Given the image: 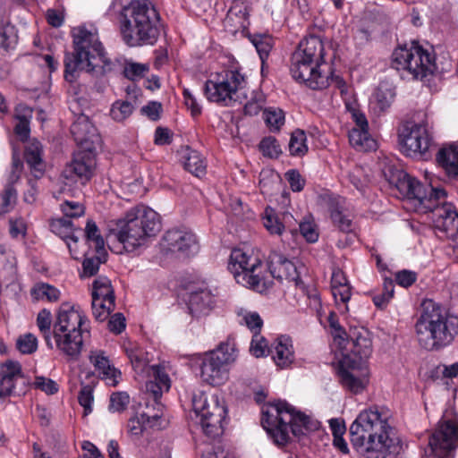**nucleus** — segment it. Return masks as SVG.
<instances>
[{
	"mask_svg": "<svg viewBox=\"0 0 458 458\" xmlns=\"http://www.w3.org/2000/svg\"><path fill=\"white\" fill-rule=\"evenodd\" d=\"M17 200V191L14 186L6 184L0 192V215L10 212L15 206Z\"/></svg>",
	"mask_w": 458,
	"mask_h": 458,
	"instance_id": "obj_43",
	"label": "nucleus"
},
{
	"mask_svg": "<svg viewBox=\"0 0 458 458\" xmlns=\"http://www.w3.org/2000/svg\"><path fill=\"white\" fill-rule=\"evenodd\" d=\"M161 245L164 250L184 257L193 255L199 250L195 234L183 229L168 230L162 238Z\"/></svg>",
	"mask_w": 458,
	"mask_h": 458,
	"instance_id": "obj_17",
	"label": "nucleus"
},
{
	"mask_svg": "<svg viewBox=\"0 0 458 458\" xmlns=\"http://www.w3.org/2000/svg\"><path fill=\"white\" fill-rule=\"evenodd\" d=\"M349 141L358 151H370L377 148L376 140L368 130L362 128H352L349 132Z\"/></svg>",
	"mask_w": 458,
	"mask_h": 458,
	"instance_id": "obj_34",
	"label": "nucleus"
},
{
	"mask_svg": "<svg viewBox=\"0 0 458 458\" xmlns=\"http://www.w3.org/2000/svg\"><path fill=\"white\" fill-rule=\"evenodd\" d=\"M264 119L271 131H277L284 123V112L281 109H265Z\"/></svg>",
	"mask_w": 458,
	"mask_h": 458,
	"instance_id": "obj_51",
	"label": "nucleus"
},
{
	"mask_svg": "<svg viewBox=\"0 0 458 458\" xmlns=\"http://www.w3.org/2000/svg\"><path fill=\"white\" fill-rule=\"evenodd\" d=\"M61 210L67 217H79L84 214V207L76 201H64L61 204Z\"/></svg>",
	"mask_w": 458,
	"mask_h": 458,
	"instance_id": "obj_60",
	"label": "nucleus"
},
{
	"mask_svg": "<svg viewBox=\"0 0 458 458\" xmlns=\"http://www.w3.org/2000/svg\"><path fill=\"white\" fill-rule=\"evenodd\" d=\"M92 299H100L102 301L107 299L115 302V296L111 281L106 276H98L92 284Z\"/></svg>",
	"mask_w": 458,
	"mask_h": 458,
	"instance_id": "obj_35",
	"label": "nucleus"
},
{
	"mask_svg": "<svg viewBox=\"0 0 458 458\" xmlns=\"http://www.w3.org/2000/svg\"><path fill=\"white\" fill-rule=\"evenodd\" d=\"M192 408L208 437H216L223 433V422L227 413L224 400L215 394L208 397L204 393L195 394Z\"/></svg>",
	"mask_w": 458,
	"mask_h": 458,
	"instance_id": "obj_11",
	"label": "nucleus"
},
{
	"mask_svg": "<svg viewBox=\"0 0 458 458\" xmlns=\"http://www.w3.org/2000/svg\"><path fill=\"white\" fill-rule=\"evenodd\" d=\"M159 14L148 0H131L120 13V31L129 47L153 45L159 35Z\"/></svg>",
	"mask_w": 458,
	"mask_h": 458,
	"instance_id": "obj_3",
	"label": "nucleus"
},
{
	"mask_svg": "<svg viewBox=\"0 0 458 458\" xmlns=\"http://www.w3.org/2000/svg\"><path fill=\"white\" fill-rule=\"evenodd\" d=\"M71 132L80 148L97 149L101 139L97 128L85 114H80L71 126Z\"/></svg>",
	"mask_w": 458,
	"mask_h": 458,
	"instance_id": "obj_19",
	"label": "nucleus"
},
{
	"mask_svg": "<svg viewBox=\"0 0 458 458\" xmlns=\"http://www.w3.org/2000/svg\"><path fill=\"white\" fill-rule=\"evenodd\" d=\"M391 65L397 71L408 72L417 80H423L437 70L433 51L424 48L417 41L395 47L392 54Z\"/></svg>",
	"mask_w": 458,
	"mask_h": 458,
	"instance_id": "obj_8",
	"label": "nucleus"
},
{
	"mask_svg": "<svg viewBox=\"0 0 458 458\" xmlns=\"http://www.w3.org/2000/svg\"><path fill=\"white\" fill-rule=\"evenodd\" d=\"M135 106L129 100H116L111 107L110 115L116 122H123L133 113Z\"/></svg>",
	"mask_w": 458,
	"mask_h": 458,
	"instance_id": "obj_40",
	"label": "nucleus"
},
{
	"mask_svg": "<svg viewBox=\"0 0 458 458\" xmlns=\"http://www.w3.org/2000/svg\"><path fill=\"white\" fill-rule=\"evenodd\" d=\"M148 65L144 64L126 62L123 66V73L124 77L131 81H136L144 77L148 72Z\"/></svg>",
	"mask_w": 458,
	"mask_h": 458,
	"instance_id": "obj_50",
	"label": "nucleus"
},
{
	"mask_svg": "<svg viewBox=\"0 0 458 458\" xmlns=\"http://www.w3.org/2000/svg\"><path fill=\"white\" fill-rule=\"evenodd\" d=\"M34 385L37 388L46 392L48 394H53L57 392V384L50 378L44 377H37Z\"/></svg>",
	"mask_w": 458,
	"mask_h": 458,
	"instance_id": "obj_64",
	"label": "nucleus"
},
{
	"mask_svg": "<svg viewBox=\"0 0 458 458\" xmlns=\"http://www.w3.org/2000/svg\"><path fill=\"white\" fill-rule=\"evenodd\" d=\"M394 291V281L392 279H385L383 284V292L374 295L373 297L374 304L379 309H384L393 298Z\"/></svg>",
	"mask_w": 458,
	"mask_h": 458,
	"instance_id": "obj_47",
	"label": "nucleus"
},
{
	"mask_svg": "<svg viewBox=\"0 0 458 458\" xmlns=\"http://www.w3.org/2000/svg\"><path fill=\"white\" fill-rule=\"evenodd\" d=\"M101 262L99 257L86 258L82 263L83 273L81 276L90 277L95 276L99 269Z\"/></svg>",
	"mask_w": 458,
	"mask_h": 458,
	"instance_id": "obj_63",
	"label": "nucleus"
},
{
	"mask_svg": "<svg viewBox=\"0 0 458 458\" xmlns=\"http://www.w3.org/2000/svg\"><path fill=\"white\" fill-rule=\"evenodd\" d=\"M285 179L290 184L291 189L293 191H302L305 185V180L302 178L301 174L295 170L292 169L285 173Z\"/></svg>",
	"mask_w": 458,
	"mask_h": 458,
	"instance_id": "obj_61",
	"label": "nucleus"
},
{
	"mask_svg": "<svg viewBox=\"0 0 458 458\" xmlns=\"http://www.w3.org/2000/svg\"><path fill=\"white\" fill-rule=\"evenodd\" d=\"M430 212L433 213L434 222L439 230L449 236H454L458 233V213L452 204L444 199Z\"/></svg>",
	"mask_w": 458,
	"mask_h": 458,
	"instance_id": "obj_22",
	"label": "nucleus"
},
{
	"mask_svg": "<svg viewBox=\"0 0 458 458\" xmlns=\"http://www.w3.org/2000/svg\"><path fill=\"white\" fill-rule=\"evenodd\" d=\"M294 54H299L301 57L315 62L316 66H320L324 63L323 42L316 36L306 38L299 43Z\"/></svg>",
	"mask_w": 458,
	"mask_h": 458,
	"instance_id": "obj_28",
	"label": "nucleus"
},
{
	"mask_svg": "<svg viewBox=\"0 0 458 458\" xmlns=\"http://www.w3.org/2000/svg\"><path fill=\"white\" fill-rule=\"evenodd\" d=\"M246 84L245 76L239 71L225 70L211 75L205 83L204 93L208 101L231 106L245 98L242 90Z\"/></svg>",
	"mask_w": 458,
	"mask_h": 458,
	"instance_id": "obj_9",
	"label": "nucleus"
},
{
	"mask_svg": "<svg viewBox=\"0 0 458 458\" xmlns=\"http://www.w3.org/2000/svg\"><path fill=\"white\" fill-rule=\"evenodd\" d=\"M42 145L34 140L28 143L24 157L30 171L36 179L42 177L45 172V163L42 159Z\"/></svg>",
	"mask_w": 458,
	"mask_h": 458,
	"instance_id": "obj_32",
	"label": "nucleus"
},
{
	"mask_svg": "<svg viewBox=\"0 0 458 458\" xmlns=\"http://www.w3.org/2000/svg\"><path fill=\"white\" fill-rule=\"evenodd\" d=\"M22 377L20 362L8 360L0 363V401L13 394L16 381Z\"/></svg>",
	"mask_w": 458,
	"mask_h": 458,
	"instance_id": "obj_23",
	"label": "nucleus"
},
{
	"mask_svg": "<svg viewBox=\"0 0 458 458\" xmlns=\"http://www.w3.org/2000/svg\"><path fill=\"white\" fill-rule=\"evenodd\" d=\"M388 418L387 411L375 406L361 411L351 425V442L367 458H398L403 452Z\"/></svg>",
	"mask_w": 458,
	"mask_h": 458,
	"instance_id": "obj_2",
	"label": "nucleus"
},
{
	"mask_svg": "<svg viewBox=\"0 0 458 458\" xmlns=\"http://www.w3.org/2000/svg\"><path fill=\"white\" fill-rule=\"evenodd\" d=\"M307 138L304 131L297 129L291 134L289 152L292 156L302 157L308 152Z\"/></svg>",
	"mask_w": 458,
	"mask_h": 458,
	"instance_id": "obj_39",
	"label": "nucleus"
},
{
	"mask_svg": "<svg viewBox=\"0 0 458 458\" xmlns=\"http://www.w3.org/2000/svg\"><path fill=\"white\" fill-rule=\"evenodd\" d=\"M184 168L197 177L206 173V163L201 155L189 146H182L178 151Z\"/></svg>",
	"mask_w": 458,
	"mask_h": 458,
	"instance_id": "obj_30",
	"label": "nucleus"
},
{
	"mask_svg": "<svg viewBox=\"0 0 458 458\" xmlns=\"http://www.w3.org/2000/svg\"><path fill=\"white\" fill-rule=\"evenodd\" d=\"M85 238L90 248L100 254L105 250V241L100 231L93 220H88L85 227Z\"/></svg>",
	"mask_w": 458,
	"mask_h": 458,
	"instance_id": "obj_38",
	"label": "nucleus"
},
{
	"mask_svg": "<svg viewBox=\"0 0 458 458\" xmlns=\"http://www.w3.org/2000/svg\"><path fill=\"white\" fill-rule=\"evenodd\" d=\"M17 39L13 26L7 24L0 29V45L4 49L13 48L16 45Z\"/></svg>",
	"mask_w": 458,
	"mask_h": 458,
	"instance_id": "obj_54",
	"label": "nucleus"
},
{
	"mask_svg": "<svg viewBox=\"0 0 458 458\" xmlns=\"http://www.w3.org/2000/svg\"><path fill=\"white\" fill-rule=\"evenodd\" d=\"M78 401L84 409V416L91 413L94 402L93 387L89 385L83 386L79 392Z\"/></svg>",
	"mask_w": 458,
	"mask_h": 458,
	"instance_id": "obj_53",
	"label": "nucleus"
},
{
	"mask_svg": "<svg viewBox=\"0 0 458 458\" xmlns=\"http://www.w3.org/2000/svg\"><path fill=\"white\" fill-rule=\"evenodd\" d=\"M96 149L78 148L66 172L81 180L89 181L96 168Z\"/></svg>",
	"mask_w": 458,
	"mask_h": 458,
	"instance_id": "obj_21",
	"label": "nucleus"
},
{
	"mask_svg": "<svg viewBox=\"0 0 458 458\" xmlns=\"http://www.w3.org/2000/svg\"><path fill=\"white\" fill-rule=\"evenodd\" d=\"M87 318L68 303H64L59 308L56 321L54 324L53 332L64 333L89 329Z\"/></svg>",
	"mask_w": 458,
	"mask_h": 458,
	"instance_id": "obj_20",
	"label": "nucleus"
},
{
	"mask_svg": "<svg viewBox=\"0 0 458 458\" xmlns=\"http://www.w3.org/2000/svg\"><path fill=\"white\" fill-rule=\"evenodd\" d=\"M349 336L348 344L352 346L348 349L350 353L344 355L343 365L352 369H360L372 353L369 333L364 328L353 327L350 329Z\"/></svg>",
	"mask_w": 458,
	"mask_h": 458,
	"instance_id": "obj_13",
	"label": "nucleus"
},
{
	"mask_svg": "<svg viewBox=\"0 0 458 458\" xmlns=\"http://www.w3.org/2000/svg\"><path fill=\"white\" fill-rule=\"evenodd\" d=\"M130 403V397L125 392L114 393L110 396L109 409L113 411H123Z\"/></svg>",
	"mask_w": 458,
	"mask_h": 458,
	"instance_id": "obj_58",
	"label": "nucleus"
},
{
	"mask_svg": "<svg viewBox=\"0 0 458 458\" xmlns=\"http://www.w3.org/2000/svg\"><path fill=\"white\" fill-rule=\"evenodd\" d=\"M320 66H316L315 62L301 57L299 54H293L291 73L293 78L312 89H323L328 86L329 78L322 74Z\"/></svg>",
	"mask_w": 458,
	"mask_h": 458,
	"instance_id": "obj_14",
	"label": "nucleus"
},
{
	"mask_svg": "<svg viewBox=\"0 0 458 458\" xmlns=\"http://www.w3.org/2000/svg\"><path fill=\"white\" fill-rule=\"evenodd\" d=\"M89 359L103 379L109 380V384L113 386L118 383L117 377H120L121 373L110 364L108 357L105 355L103 351H91Z\"/></svg>",
	"mask_w": 458,
	"mask_h": 458,
	"instance_id": "obj_25",
	"label": "nucleus"
},
{
	"mask_svg": "<svg viewBox=\"0 0 458 458\" xmlns=\"http://www.w3.org/2000/svg\"><path fill=\"white\" fill-rule=\"evenodd\" d=\"M276 364L281 368L288 367L294 360L292 341L289 337L277 338L270 352Z\"/></svg>",
	"mask_w": 458,
	"mask_h": 458,
	"instance_id": "obj_31",
	"label": "nucleus"
},
{
	"mask_svg": "<svg viewBox=\"0 0 458 458\" xmlns=\"http://www.w3.org/2000/svg\"><path fill=\"white\" fill-rule=\"evenodd\" d=\"M259 148L263 156L269 158H277L282 154L280 145L277 140L271 136L264 138L260 141Z\"/></svg>",
	"mask_w": 458,
	"mask_h": 458,
	"instance_id": "obj_49",
	"label": "nucleus"
},
{
	"mask_svg": "<svg viewBox=\"0 0 458 458\" xmlns=\"http://www.w3.org/2000/svg\"><path fill=\"white\" fill-rule=\"evenodd\" d=\"M252 43L255 46L257 52L262 61L268 56L272 48L271 38L267 36L254 37Z\"/></svg>",
	"mask_w": 458,
	"mask_h": 458,
	"instance_id": "obj_59",
	"label": "nucleus"
},
{
	"mask_svg": "<svg viewBox=\"0 0 458 458\" xmlns=\"http://www.w3.org/2000/svg\"><path fill=\"white\" fill-rule=\"evenodd\" d=\"M265 102L266 97L261 91H253L250 99L244 106L245 114L257 115L262 110Z\"/></svg>",
	"mask_w": 458,
	"mask_h": 458,
	"instance_id": "obj_48",
	"label": "nucleus"
},
{
	"mask_svg": "<svg viewBox=\"0 0 458 458\" xmlns=\"http://www.w3.org/2000/svg\"><path fill=\"white\" fill-rule=\"evenodd\" d=\"M153 377V381L158 383L161 387L165 388V391H168L170 388V378L165 373L164 369L159 365H152L149 367V372L148 373Z\"/></svg>",
	"mask_w": 458,
	"mask_h": 458,
	"instance_id": "obj_57",
	"label": "nucleus"
},
{
	"mask_svg": "<svg viewBox=\"0 0 458 458\" xmlns=\"http://www.w3.org/2000/svg\"><path fill=\"white\" fill-rule=\"evenodd\" d=\"M437 161L449 178L458 180V146L451 144L437 152Z\"/></svg>",
	"mask_w": 458,
	"mask_h": 458,
	"instance_id": "obj_29",
	"label": "nucleus"
},
{
	"mask_svg": "<svg viewBox=\"0 0 458 458\" xmlns=\"http://www.w3.org/2000/svg\"><path fill=\"white\" fill-rule=\"evenodd\" d=\"M30 295L34 301H57L60 298V291L47 283H37L30 289Z\"/></svg>",
	"mask_w": 458,
	"mask_h": 458,
	"instance_id": "obj_37",
	"label": "nucleus"
},
{
	"mask_svg": "<svg viewBox=\"0 0 458 458\" xmlns=\"http://www.w3.org/2000/svg\"><path fill=\"white\" fill-rule=\"evenodd\" d=\"M216 303L215 296L210 290L200 289L191 293L189 310L193 316L208 315Z\"/></svg>",
	"mask_w": 458,
	"mask_h": 458,
	"instance_id": "obj_27",
	"label": "nucleus"
},
{
	"mask_svg": "<svg viewBox=\"0 0 458 458\" xmlns=\"http://www.w3.org/2000/svg\"><path fill=\"white\" fill-rule=\"evenodd\" d=\"M9 233L12 238H24L27 234V224L21 216L9 218Z\"/></svg>",
	"mask_w": 458,
	"mask_h": 458,
	"instance_id": "obj_55",
	"label": "nucleus"
},
{
	"mask_svg": "<svg viewBox=\"0 0 458 458\" xmlns=\"http://www.w3.org/2000/svg\"><path fill=\"white\" fill-rule=\"evenodd\" d=\"M51 325H52V316L49 310L44 309L38 314L37 317V326L43 335L47 345L49 348H53V344L51 340Z\"/></svg>",
	"mask_w": 458,
	"mask_h": 458,
	"instance_id": "obj_41",
	"label": "nucleus"
},
{
	"mask_svg": "<svg viewBox=\"0 0 458 458\" xmlns=\"http://www.w3.org/2000/svg\"><path fill=\"white\" fill-rule=\"evenodd\" d=\"M115 302L104 299H92V312L95 318L98 321L106 320L110 313L114 310Z\"/></svg>",
	"mask_w": 458,
	"mask_h": 458,
	"instance_id": "obj_44",
	"label": "nucleus"
},
{
	"mask_svg": "<svg viewBox=\"0 0 458 458\" xmlns=\"http://www.w3.org/2000/svg\"><path fill=\"white\" fill-rule=\"evenodd\" d=\"M237 315L241 318V324H244L254 334L259 333L263 326V320L258 312L241 309L237 311Z\"/></svg>",
	"mask_w": 458,
	"mask_h": 458,
	"instance_id": "obj_42",
	"label": "nucleus"
},
{
	"mask_svg": "<svg viewBox=\"0 0 458 458\" xmlns=\"http://www.w3.org/2000/svg\"><path fill=\"white\" fill-rule=\"evenodd\" d=\"M15 259L0 246V272L13 278L15 276Z\"/></svg>",
	"mask_w": 458,
	"mask_h": 458,
	"instance_id": "obj_52",
	"label": "nucleus"
},
{
	"mask_svg": "<svg viewBox=\"0 0 458 458\" xmlns=\"http://www.w3.org/2000/svg\"><path fill=\"white\" fill-rule=\"evenodd\" d=\"M399 143L406 156L423 157L430 147L431 139L425 125L407 122L399 130Z\"/></svg>",
	"mask_w": 458,
	"mask_h": 458,
	"instance_id": "obj_12",
	"label": "nucleus"
},
{
	"mask_svg": "<svg viewBox=\"0 0 458 458\" xmlns=\"http://www.w3.org/2000/svg\"><path fill=\"white\" fill-rule=\"evenodd\" d=\"M342 386L352 394L361 393L368 384V371L366 366L352 369L342 364L339 370Z\"/></svg>",
	"mask_w": 458,
	"mask_h": 458,
	"instance_id": "obj_24",
	"label": "nucleus"
},
{
	"mask_svg": "<svg viewBox=\"0 0 458 458\" xmlns=\"http://www.w3.org/2000/svg\"><path fill=\"white\" fill-rule=\"evenodd\" d=\"M89 335V329L64 333L53 332L55 346L69 361L79 360L86 336Z\"/></svg>",
	"mask_w": 458,
	"mask_h": 458,
	"instance_id": "obj_18",
	"label": "nucleus"
},
{
	"mask_svg": "<svg viewBox=\"0 0 458 458\" xmlns=\"http://www.w3.org/2000/svg\"><path fill=\"white\" fill-rule=\"evenodd\" d=\"M250 351L255 357L259 358L270 353L271 349L268 348L266 339L258 333L253 335Z\"/></svg>",
	"mask_w": 458,
	"mask_h": 458,
	"instance_id": "obj_56",
	"label": "nucleus"
},
{
	"mask_svg": "<svg viewBox=\"0 0 458 458\" xmlns=\"http://www.w3.org/2000/svg\"><path fill=\"white\" fill-rule=\"evenodd\" d=\"M23 171V162L18 156L13 157V162H12V169L8 176L7 183L14 185L20 178Z\"/></svg>",
	"mask_w": 458,
	"mask_h": 458,
	"instance_id": "obj_62",
	"label": "nucleus"
},
{
	"mask_svg": "<svg viewBox=\"0 0 458 458\" xmlns=\"http://www.w3.org/2000/svg\"><path fill=\"white\" fill-rule=\"evenodd\" d=\"M73 53L67 54L64 58V79L68 82H73L79 76V72L85 71L94 72L99 64L102 63V73L113 70L112 63L105 57L104 47L99 41L97 32H92L85 28L73 30Z\"/></svg>",
	"mask_w": 458,
	"mask_h": 458,
	"instance_id": "obj_5",
	"label": "nucleus"
},
{
	"mask_svg": "<svg viewBox=\"0 0 458 458\" xmlns=\"http://www.w3.org/2000/svg\"><path fill=\"white\" fill-rule=\"evenodd\" d=\"M267 267L268 274H263L262 258L253 249H234L231 252L228 269L236 282L258 293H264L273 284V278L287 280L299 285L301 281L296 266L283 254L272 251Z\"/></svg>",
	"mask_w": 458,
	"mask_h": 458,
	"instance_id": "obj_1",
	"label": "nucleus"
},
{
	"mask_svg": "<svg viewBox=\"0 0 458 458\" xmlns=\"http://www.w3.org/2000/svg\"><path fill=\"white\" fill-rule=\"evenodd\" d=\"M237 357L235 343L227 340L206 354L200 363V377L208 385L221 386L229 377V365Z\"/></svg>",
	"mask_w": 458,
	"mask_h": 458,
	"instance_id": "obj_10",
	"label": "nucleus"
},
{
	"mask_svg": "<svg viewBox=\"0 0 458 458\" xmlns=\"http://www.w3.org/2000/svg\"><path fill=\"white\" fill-rule=\"evenodd\" d=\"M165 388L161 387V386L154 382L152 379L146 382V392L152 397L153 401L157 405V411L154 413L146 412L142 415V417H146V421L151 426H157V421L162 418L164 406L159 403L157 401L162 396Z\"/></svg>",
	"mask_w": 458,
	"mask_h": 458,
	"instance_id": "obj_33",
	"label": "nucleus"
},
{
	"mask_svg": "<svg viewBox=\"0 0 458 458\" xmlns=\"http://www.w3.org/2000/svg\"><path fill=\"white\" fill-rule=\"evenodd\" d=\"M127 355L131 362L133 369L139 373H148L149 365L148 360L146 357V353L140 350H128Z\"/></svg>",
	"mask_w": 458,
	"mask_h": 458,
	"instance_id": "obj_45",
	"label": "nucleus"
},
{
	"mask_svg": "<svg viewBox=\"0 0 458 458\" xmlns=\"http://www.w3.org/2000/svg\"><path fill=\"white\" fill-rule=\"evenodd\" d=\"M330 216L334 225L342 232L350 233L352 231V218L339 201L330 207Z\"/></svg>",
	"mask_w": 458,
	"mask_h": 458,
	"instance_id": "obj_36",
	"label": "nucleus"
},
{
	"mask_svg": "<svg viewBox=\"0 0 458 458\" xmlns=\"http://www.w3.org/2000/svg\"><path fill=\"white\" fill-rule=\"evenodd\" d=\"M261 423L277 445H284L289 442L290 430L295 437H300L319 428L318 420L296 411L284 401H278L264 408Z\"/></svg>",
	"mask_w": 458,
	"mask_h": 458,
	"instance_id": "obj_4",
	"label": "nucleus"
},
{
	"mask_svg": "<svg viewBox=\"0 0 458 458\" xmlns=\"http://www.w3.org/2000/svg\"><path fill=\"white\" fill-rule=\"evenodd\" d=\"M16 348L22 354H31L38 349V339L31 333L21 335L16 339Z\"/></svg>",
	"mask_w": 458,
	"mask_h": 458,
	"instance_id": "obj_46",
	"label": "nucleus"
},
{
	"mask_svg": "<svg viewBox=\"0 0 458 458\" xmlns=\"http://www.w3.org/2000/svg\"><path fill=\"white\" fill-rule=\"evenodd\" d=\"M161 230L159 215L152 208L140 207L130 210L110 230L123 248L132 251L143 245L146 240L155 236Z\"/></svg>",
	"mask_w": 458,
	"mask_h": 458,
	"instance_id": "obj_7",
	"label": "nucleus"
},
{
	"mask_svg": "<svg viewBox=\"0 0 458 458\" xmlns=\"http://www.w3.org/2000/svg\"><path fill=\"white\" fill-rule=\"evenodd\" d=\"M420 345L428 350H439L450 344L456 334L441 307L431 300L422 304V310L415 324Z\"/></svg>",
	"mask_w": 458,
	"mask_h": 458,
	"instance_id": "obj_6",
	"label": "nucleus"
},
{
	"mask_svg": "<svg viewBox=\"0 0 458 458\" xmlns=\"http://www.w3.org/2000/svg\"><path fill=\"white\" fill-rule=\"evenodd\" d=\"M428 184L429 189L428 190L420 182L409 175H405L403 182L407 196L418 200L425 211H431L446 198L445 191L443 188L435 186L431 179Z\"/></svg>",
	"mask_w": 458,
	"mask_h": 458,
	"instance_id": "obj_15",
	"label": "nucleus"
},
{
	"mask_svg": "<svg viewBox=\"0 0 458 458\" xmlns=\"http://www.w3.org/2000/svg\"><path fill=\"white\" fill-rule=\"evenodd\" d=\"M294 222H296V220L291 213L284 212L279 216L273 208H267L265 210L263 224L272 234L281 235L286 228L292 231V226Z\"/></svg>",
	"mask_w": 458,
	"mask_h": 458,
	"instance_id": "obj_26",
	"label": "nucleus"
},
{
	"mask_svg": "<svg viewBox=\"0 0 458 458\" xmlns=\"http://www.w3.org/2000/svg\"><path fill=\"white\" fill-rule=\"evenodd\" d=\"M428 445L436 457H446L458 445V425L449 420L440 421L429 437Z\"/></svg>",
	"mask_w": 458,
	"mask_h": 458,
	"instance_id": "obj_16",
	"label": "nucleus"
}]
</instances>
